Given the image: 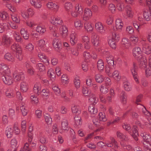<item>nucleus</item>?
Returning a JSON list of instances; mask_svg holds the SVG:
<instances>
[{
  "label": "nucleus",
  "instance_id": "nucleus-1",
  "mask_svg": "<svg viewBox=\"0 0 151 151\" xmlns=\"http://www.w3.org/2000/svg\"><path fill=\"white\" fill-rule=\"evenodd\" d=\"M110 141L107 140L105 143L102 142H99L97 143L98 147L101 148H103L104 146H107L108 147H113L115 149H117L118 147L117 142L113 137L110 138Z\"/></svg>",
  "mask_w": 151,
  "mask_h": 151
},
{
  "label": "nucleus",
  "instance_id": "nucleus-2",
  "mask_svg": "<svg viewBox=\"0 0 151 151\" xmlns=\"http://www.w3.org/2000/svg\"><path fill=\"white\" fill-rule=\"evenodd\" d=\"M146 1L149 9L144 11L143 16L144 18L146 21H149L151 18V0H146Z\"/></svg>",
  "mask_w": 151,
  "mask_h": 151
},
{
  "label": "nucleus",
  "instance_id": "nucleus-3",
  "mask_svg": "<svg viewBox=\"0 0 151 151\" xmlns=\"http://www.w3.org/2000/svg\"><path fill=\"white\" fill-rule=\"evenodd\" d=\"M13 77L15 81L23 80L24 78V76L23 72L17 70L14 71L13 73Z\"/></svg>",
  "mask_w": 151,
  "mask_h": 151
},
{
  "label": "nucleus",
  "instance_id": "nucleus-4",
  "mask_svg": "<svg viewBox=\"0 0 151 151\" xmlns=\"http://www.w3.org/2000/svg\"><path fill=\"white\" fill-rule=\"evenodd\" d=\"M12 39L11 37L6 35L3 36L1 42H0V45H4L6 47H8L12 42Z\"/></svg>",
  "mask_w": 151,
  "mask_h": 151
},
{
  "label": "nucleus",
  "instance_id": "nucleus-5",
  "mask_svg": "<svg viewBox=\"0 0 151 151\" xmlns=\"http://www.w3.org/2000/svg\"><path fill=\"white\" fill-rule=\"evenodd\" d=\"M50 22L51 24L55 26L61 25L63 23L62 19L60 17L53 15L50 17Z\"/></svg>",
  "mask_w": 151,
  "mask_h": 151
},
{
  "label": "nucleus",
  "instance_id": "nucleus-6",
  "mask_svg": "<svg viewBox=\"0 0 151 151\" xmlns=\"http://www.w3.org/2000/svg\"><path fill=\"white\" fill-rule=\"evenodd\" d=\"M146 40H142L141 42L142 43V48L143 52L147 55L151 53V46L145 42Z\"/></svg>",
  "mask_w": 151,
  "mask_h": 151
},
{
  "label": "nucleus",
  "instance_id": "nucleus-7",
  "mask_svg": "<svg viewBox=\"0 0 151 151\" xmlns=\"http://www.w3.org/2000/svg\"><path fill=\"white\" fill-rule=\"evenodd\" d=\"M140 135L143 138L144 145L150 144V143L151 142V136L148 134L142 132L140 133Z\"/></svg>",
  "mask_w": 151,
  "mask_h": 151
},
{
  "label": "nucleus",
  "instance_id": "nucleus-8",
  "mask_svg": "<svg viewBox=\"0 0 151 151\" xmlns=\"http://www.w3.org/2000/svg\"><path fill=\"white\" fill-rule=\"evenodd\" d=\"M137 68L136 63H134L130 69V71L135 82L138 84L139 83V81L138 78L137 73L136 70Z\"/></svg>",
  "mask_w": 151,
  "mask_h": 151
},
{
  "label": "nucleus",
  "instance_id": "nucleus-9",
  "mask_svg": "<svg viewBox=\"0 0 151 151\" xmlns=\"http://www.w3.org/2000/svg\"><path fill=\"white\" fill-rule=\"evenodd\" d=\"M21 14L22 17L26 19L29 18V15L32 16L34 14V12L32 9H29L27 11L22 10L21 12Z\"/></svg>",
  "mask_w": 151,
  "mask_h": 151
},
{
  "label": "nucleus",
  "instance_id": "nucleus-10",
  "mask_svg": "<svg viewBox=\"0 0 151 151\" xmlns=\"http://www.w3.org/2000/svg\"><path fill=\"white\" fill-rule=\"evenodd\" d=\"M52 45L54 49L58 52H60L61 49V41L55 39L52 41Z\"/></svg>",
  "mask_w": 151,
  "mask_h": 151
},
{
  "label": "nucleus",
  "instance_id": "nucleus-11",
  "mask_svg": "<svg viewBox=\"0 0 151 151\" xmlns=\"http://www.w3.org/2000/svg\"><path fill=\"white\" fill-rule=\"evenodd\" d=\"M91 41L94 46H98L99 44V37L98 35L94 32L92 33L91 37Z\"/></svg>",
  "mask_w": 151,
  "mask_h": 151
},
{
  "label": "nucleus",
  "instance_id": "nucleus-12",
  "mask_svg": "<svg viewBox=\"0 0 151 151\" xmlns=\"http://www.w3.org/2000/svg\"><path fill=\"white\" fill-rule=\"evenodd\" d=\"M70 40L72 45H74L77 42V37L76 32L74 31L72 32L70 36Z\"/></svg>",
  "mask_w": 151,
  "mask_h": 151
},
{
  "label": "nucleus",
  "instance_id": "nucleus-13",
  "mask_svg": "<svg viewBox=\"0 0 151 151\" xmlns=\"http://www.w3.org/2000/svg\"><path fill=\"white\" fill-rule=\"evenodd\" d=\"M2 79L5 84L8 85L12 84L13 82L12 77L8 75H5L2 76Z\"/></svg>",
  "mask_w": 151,
  "mask_h": 151
},
{
  "label": "nucleus",
  "instance_id": "nucleus-14",
  "mask_svg": "<svg viewBox=\"0 0 151 151\" xmlns=\"http://www.w3.org/2000/svg\"><path fill=\"white\" fill-rule=\"evenodd\" d=\"M0 72L4 74H8L10 72V70L8 66L3 63H0Z\"/></svg>",
  "mask_w": 151,
  "mask_h": 151
},
{
  "label": "nucleus",
  "instance_id": "nucleus-15",
  "mask_svg": "<svg viewBox=\"0 0 151 151\" xmlns=\"http://www.w3.org/2000/svg\"><path fill=\"white\" fill-rule=\"evenodd\" d=\"M92 13L91 10L88 8H86L84 11V14L83 15V20H88L92 17Z\"/></svg>",
  "mask_w": 151,
  "mask_h": 151
},
{
  "label": "nucleus",
  "instance_id": "nucleus-16",
  "mask_svg": "<svg viewBox=\"0 0 151 151\" xmlns=\"http://www.w3.org/2000/svg\"><path fill=\"white\" fill-rule=\"evenodd\" d=\"M115 27L116 29L119 31H122L124 26V23L121 19L118 18L116 20Z\"/></svg>",
  "mask_w": 151,
  "mask_h": 151
},
{
  "label": "nucleus",
  "instance_id": "nucleus-17",
  "mask_svg": "<svg viewBox=\"0 0 151 151\" xmlns=\"http://www.w3.org/2000/svg\"><path fill=\"white\" fill-rule=\"evenodd\" d=\"M95 27L96 29L101 33H104L105 31V27L100 22H96L95 24Z\"/></svg>",
  "mask_w": 151,
  "mask_h": 151
},
{
  "label": "nucleus",
  "instance_id": "nucleus-18",
  "mask_svg": "<svg viewBox=\"0 0 151 151\" xmlns=\"http://www.w3.org/2000/svg\"><path fill=\"white\" fill-rule=\"evenodd\" d=\"M139 57H140V58L138 60L139 62L140 66L143 68L146 67L147 65V60L146 57L141 55Z\"/></svg>",
  "mask_w": 151,
  "mask_h": 151
},
{
  "label": "nucleus",
  "instance_id": "nucleus-19",
  "mask_svg": "<svg viewBox=\"0 0 151 151\" xmlns=\"http://www.w3.org/2000/svg\"><path fill=\"white\" fill-rule=\"evenodd\" d=\"M30 2L32 6L37 8H40L42 4L40 0H30Z\"/></svg>",
  "mask_w": 151,
  "mask_h": 151
},
{
  "label": "nucleus",
  "instance_id": "nucleus-20",
  "mask_svg": "<svg viewBox=\"0 0 151 151\" xmlns=\"http://www.w3.org/2000/svg\"><path fill=\"white\" fill-rule=\"evenodd\" d=\"M37 46L39 49L41 50H46L45 42L43 39H42L38 41Z\"/></svg>",
  "mask_w": 151,
  "mask_h": 151
},
{
  "label": "nucleus",
  "instance_id": "nucleus-21",
  "mask_svg": "<svg viewBox=\"0 0 151 151\" xmlns=\"http://www.w3.org/2000/svg\"><path fill=\"white\" fill-rule=\"evenodd\" d=\"M106 61L109 66H113L114 65V58L111 55H109L106 58Z\"/></svg>",
  "mask_w": 151,
  "mask_h": 151
},
{
  "label": "nucleus",
  "instance_id": "nucleus-22",
  "mask_svg": "<svg viewBox=\"0 0 151 151\" xmlns=\"http://www.w3.org/2000/svg\"><path fill=\"white\" fill-rule=\"evenodd\" d=\"M68 129V121L66 119H63L61 121V130L63 131H67Z\"/></svg>",
  "mask_w": 151,
  "mask_h": 151
},
{
  "label": "nucleus",
  "instance_id": "nucleus-23",
  "mask_svg": "<svg viewBox=\"0 0 151 151\" xmlns=\"http://www.w3.org/2000/svg\"><path fill=\"white\" fill-rule=\"evenodd\" d=\"M47 7L49 9L57 10L59 8V6L57 4L52 2H49L46 4Z\"/></svg>",
  "mask_w": 151,
  "mask_h": 151
},
{
  "label": "nucleus",
  "instance_id": "nucleus-24",
  "mask_svg": "<svg viewBox=\"0 0 151 151\" xmlns=\"http://www.w3.org/2000/svg\"><path fill=\"white\" fill-rule=\"evenodd\" d=\"M120 100L123 104H126L127 102V96L124 91L122 92L120 97Z\"/></svg>",
  "mask_w": 151,
  "mask_h": 151
},
{
  "label": "nucleus",
  "instance_id": "nucleus-25",
  "mask_svg": "<svg viewBox=\"0 0 151 151\" xmlns=\"http://www.w3.org/2000/svg\"><path fill=\"white\" fill-rule=\"evenodd\" d=\"M36 31L40 34H43L46 31V27L44 25H38L36 28Z\"/></svg>",
  "mask_w": 151,
  "mask_h": 151
},
{
  "label": "nucleus",
  "instance_id": "nucleus-26",
  "mask_svg": "<svg viewBox=\"0 0 151 151\" xmlns=\"http://www.w3.org/2000/svg\"><path fill=\"white\" fill-rule=\"evenodd\" d=\"M41 88V86L39 83H36L34 86L33 91L36 94L39 95L40 94V90Z\"/></svg>",
  "mask_w": 151,
  "mask_h": 151
},
{
  "label": "nucleus",
  "instance_id": "nucleus-27",
  "mask_svg": "<svg viewBox=\"0 0 151 151\" xmlns=\"http://www.w3.org/2000/svg\"><path fill=\"white\" fill-rule=\"evenodd\" d=\"M132 133L131 134L132 136L136 141H137L138 133L137 127L136 126H134L132 128Z\"/></svg>",
  "mask_w": 151,
  "mask_h": 151
},
{
  "label": "nucleus",
  "instance_id": "nucleus-28",
  "mask_svg": "<svg viewBox=\"0 0 151 151\" xmlns=\"http://www.w3.org/2000/svg\"><path fill=\"white\" fill-rule=\"evenodd\" d=\"M71 110L72 112L74 113H78L79 114L81 112V110L80 107L77 105H72Z\"/></svg>",
  "mask_w": 151,
  "mask_h": 151
},
{
  "label": "nucleus",
  "instance_id": "nucleus-29",
  "mask_svg": "<svg viewBox=\"0 0 151 151\" xmlns=\"http://www.w3.org/2000/svg\"><path fill=\"white\" fill-rule=\"evenodd\" d=\"M13 37L14 40L17 42H20L22 40L19 33L16 31H14L13 33Z\"/></svg>",
  "mask_w": 151,
  "mask_h": 151
},
{
  "label": "nucleus",
  "instance_id": "nucleus-30",
  "mask_svg": "<svg viewBox=\"0 0 151 151\" xmlns=\"http://www.w3.org/2000/svg\"><path fill=\"white\" fill-rule=\"evenodd\" d=\"M110 76L113 77L115 80L118 81H119L121 78V76L119 74V73L117 70L114 71L112 74H111Z\"/></svg>",
  "mask_w": 151,
  "mask_h": 151
},
{
  "label": "nucleus",
  "instance_id": "nucleus-31",
  "mask_svg": "<svg viewBox=\"0 0 151 151\" xmlns=\"http://www.w3.org/2000/svg\"><path fill=\"white\" fill-rule=\"evenodd\" d=\"M28 85L27 83L24 81L22 82L20 85V88L21 91L26 92L28 89Z\"/></svg>",
  "mask_w": 151,
  "mask_h": 151
},
{
  "label": "nucleus",
  "instance_id": "nucleus-32",
  "mask_svg": "<svg viewBox=\"0 0 151 151\" xmlns=\"http://www.w3.org/2000/svg\"><path fill=\"white\" fill-rule=\"evenodd\" d=\"M99 89L100 92L103 94H106L108 91V86H106L104 84H102L100 86Z\"/></svg>",
  "mask_w": 151,
  "mask_h": 151
},
{
  "label": "nucleus",
  "instance_id": "nucleus-33",
  "mask_svg": "<svg viewBox=\"0 0 151 151\" xmlns=\"http://www.w3.org/2000/svg\"><path fill=\"white\" fill-rule=\"evenodd\" d=\"M84 27L85 29L88 32H91L93 29V27L91 23L88 22H85Z\"/></svg>",
  "mask_w": 151,
  "mask_h": 151
},
{
  "label": "nucleus",
  "instance_id": "nucleus-34",
  "mask_svg": "<svg viewBox=\"0 0 151 151\" xmlns=\"http://www.w3.org/2000/svg\"><path fill=\"white\" fill-rule=\"evenodd\" d=\"M20 33L24 38L25 40H28L29 38V34L27 31L24 28H22L20 30Z\"/></svg>",
  "mask_w": 151,
  "mask_h": 151
},
{
  "label": "nucleus",
  "instance_id": "nucleus-35",
  "mask_svg": "<svg viewBox=\"0 0 151 151\" xmlns=\"http://www.w3.org/2000/svg\"><path fill=\"white\" fill-rule=\"evenodd\" d=\"M38 57L43 61L45 63H47L48 65L50 64L49 60L47 57L43 53L40 52L38 54Z\"/></svg>",
  "mask_w": 151,
  "mask_h": 151
},
{
  "label": "nucleus",
  "instance_id": "nucleus-36",
  "mask_svg": "<svg viewBox=\"0 0 151 151\" xmlns=\"http://www.w3.org/2000/svg\"><path fill=\"white\" fill-rule=\"evenodd\" d=\"M74 26L77 29H80L83 27V24L81 20L77 19L74 22Z\"/></svg>",
  "mask_w": 151,
  "mask_h": 151
},
{
  "label": "nucleus",
  "instance_id": "nucleus-37",
  "mask_svg": "<svg viewBox=\"0 0 151 151\" xmlns=\"http://www.w3.org/2000/svg\"><path fill=\"white\" fill-rule=\"evenodd\" d=\"M116 135L118 138L122 139V140L127 141L128 140V137L126 135H124L119 131H117L116 132Z\"/></svg>",
  "mask_w": 151,
  "mask_h": 151
},
{
  "label": "nucleus",
  "instance_id": "nucleus-38",
  "mask_svg": "<svg viewBox=\"0 0 151 151\" xmlns=\"http://www.w3.org/2000/svg\"><path fill=\"white\" fill-rule=\"evenodd\" d=\"M13 132V130L10 127L8 126L6 128L5 134L8 138H10L12 137Z\"/></svg>",
  "mask_w": 151,
  "mask_h": 151
},
{
  "label": "nucleus",
  "instance_id": "nucleus-39",
  "mask_svg": "<svg viewBox=\"0 0 151 151\" xmlns=\"http://www.w3.org/2000/svg\"><path fill=\"white\" fill-rule=\"evenodd\" d=\"M123 17L125 18L127 17H132L133 16V12L132 11L131 9L129 7L127 8L126 9V14H122Z\"/></svg>",
  "mask_w": 151,
  "mask_h": 151
},
{
  "label": "nucleus",
  "instance_id": "nucleus-40",
  "mask_svg": "<svg viewBox=\"0 0 151 151\" xmlns=\"http://www.w3.org/2000/svg\"><path fill=\"white\" fill-rule=\"evenodd\" d=\"M116 8L117 10L120 12L123 11L124 9V3L122 1L117 2Z\"/></svg>",
  "mask_w": 151,
  "mask_h": 151
},
{
  "label": "nucleus",
  "instance_id": "nucleus-41",
  "mask_svg": "<svg viewBox=\"0 0 151 151\" xmlns=\"http://www.w3.org/2000/svg\"><path fill=\"white\" fill-rule=\"evenodd\" d=\"M122 44L126 48H128L131 46V44L129 39L126 38H124L122 39Z\"/></svg>",
  "mask_w": 151,
  "mask_h": 151
},
{
  "label": "nucleus",
  "instance_id": "nucleus-42",
  "mask_svg": "<svg viewBox=\"0 0 151 151\" xmlns=\"http://www.w3.org/2000/svg\"><path fill=\"white\" fill-rule=\"evenodd\" d=\"M89 101L92 104H95L98 102V99H96L95 95L92 93L89 96Z\"/></svg>",
  "mask_w": 151,
  "mask_h": 151
},
{
  "label": "nucleus",
  "instance_id": "nucleus-43",
  "mask_svg": "<svg viewBox=\"0 0 151 151\" xmlns=\"http://www.w3.org/2000/svg\"><path fill=\"white\" fill-rule=\"evenodd\" d=\"M141 53V50L139 47H135L133 50V54L134 57H138Z\"/></svg>",
  "mask_w": 151,
  "mask_h": 151
},
{
  "label": "nucleus",
  "instance_id": "nucleus-44",
  "mask_svg": "<svg viewBox=\"0 0 151 151\" xmlns=\"http://www.w3.org/2000/svg\"><path fill=\"white\" fill-rule=\"evenodd\" d=\"M61 34L63 37H65L68 35V29L65 26H62L60 29Z\"/></svg>",
  "mask_w": 151,
  "mask_h": 151
},
{
  "label": "nucleus",
  "instance_id": "nucleus-45",
  "mask_svg": "<svg viewBox=\"0 0 151 151\" xmlns=\"http://www.w3.org/2000/svg\"><path fill=\"white\" fill-rule=\"evenodd\" d=\"M125 91H127L132 90V86L130 83L128 82H124L123 83Z\"/></svg>",
  "mask_w": 151,
  "mask_h": 151
},
{
  "label": "nucleus",
  "instance_id": "nucleus-46",
  "mask_svg": "<svg viewBox=\"0 0 151 151\" xmlns=\"http://www.w3.org/2000/svg\"><path fill=\"white\" fill-rule=\"evenodd\" d=\"M120 37L119 33L116 32H113L112 33L111 37L110 38L112 39V40L118 42L120 39Z\"/></svg>",
  "mask_w": 151,
  "mask_h": 151
},
{
  "label": "nucleus",
  "instance_id": "nucleus-47",
  "mask_svg": "<svg viewBox=\"0 0 151 151\" xmlns=\"http://www.w3.org/2000/svg\"><path fill=\"white\" fill-rule=\"evenodd\" d=\"M11 49L13 51H16V52L22 49L19 44L15 43L12 45Z\"/></svg>",
  "mask_w": 151,
  "mask_h": 151
},
{
  "label": "nucleus",
  "instance_id": "nucleus-48",
  "mask_svg": "<svg viewBox=\"0 0 151 151\" xmlns=\"http://www.w3.org/2000/svg\"><path fill=\"white\" fill-rule=\"evenodd\" d=\"M75 124L77 126L81 125L82 124L81 117L78 115L75 116L74 118Z\"/></svg>",
  "mask_w": 151,
  "mask_h": 151
},
{
  "label": "nucleus",
  "instance_id": "nucleus-49",
  "mask_svg": "<svg viewBox=\"0 0 151 151\" xmlns=\"http://www.w3.org/2000/svg\"><path fill=\"white\" fill-rule=\"evenodd\" d=\"M4 59L9 61L12 62L14 60V57L9 53H6L4 56Z\"/></svg>",
  "mask_w": 151,
  "mask_h": 151
},
{
  "label": "nucleus",
  "instance_id": "nucleus-50",
  "mask_svg": "<svg viewBox=\"0 0 151 151\" xmlns=\"http://www.w3.org/2000/svg\"><path fill=\"white\" fill-rule=\"evenodd\" d=\"M97 66L99 70H102L104 68V63L103 60L101 59H99L97 62Z\"/></svg>",
  "mask_w": 151,
  "mask_h": 151
},
{
  "label": "nucleus",
  "instance_id": "nucleus-51",
  "mask_svg": "<svg viewBox=\"0 0 151 151\" xmlns=\"http://www.w3.org/2000/svg\"><path fill=\"white\" fill-rule=\"evenodd\" d=\"M6 96L9 98L13 97L14 96V91L11 89H7L5 92Z\"/></svg>",
  "mask_w": 151,
  "mask_h": 151
},
{
  "label": "nucleus",
  "instance_id": "nucleus-52",
  "mask_svg": "<svg viewBox=\"0 0 151 151\" xmlns=\"http://www.w3.org/2000/svg\"><path fill=\"white\" fill-rule=\"evenodd\" d=\"M99 120L100 121L105 122L107 120L105 114L102 112H100L98 115Z\"/></svg>",
  "mask_w": 151,
  "mask_h": 151
},
{
  "label": "nucleus",
  "instance_id": "nucleus-53",
  "mask_svg": "<svg viewBox=\"0 0 151 151\" xmlns=\"http://www.w3.org/2000/svg\"><path fill=\"white\" fill-rule=\"evenodd\" d=\"M48 75L52 79L55 78V74L53 69L50 68L49 69L47 72Z\"/></svg>",
  "mask_w": 151,
  "mask_h": 151
},
{
  "label": "nucleus",
  "instance_id": "nucleus-54",
  "mask_svg": "<svg viewBox=\"0 0 151 151\" xmlns=\"http://www.w3.org/2000/svg\"><path fill=\"white\" fill-rule=\"evenodd\" d=\"M69 78L68 76L65 74H63L62 76V82L64 84H67L69 83Z\"/></svg>",
  "mask_w": 151,
  "mask_h": 151
},
{
  "label": "nucleus",
  "instance_id": "nucleus-55",
  "mask_svg": "<svg viewBox=\"0 0 151 151\" xmlns=\"http://www.w3.org/2000/svg\"><path fill=\"white\" fill-rule=\"evenodd\" d=\"M75 10L77 12L79 15L81 14L83 12V10L81 5L79 4L76 5L75 7Z\"/></svg>",
  "mask_w": 151,
  "mask_h": 151
},
{
  "label": "nucleus",
  "instance_id": "nucleus-56",
  "mask_svg": "<svg viewBox=\"0 0 151 151\" xmlns=\"http://www.w3.org/2000/svg\"><path fill=\"white\" fill-rule=\"evenodd\" d=\"M130 41L133 44H135L138 41V37L135 36L134 35H132L129 38Z\"/></svg>",
  "mask_w": 151,
  "mask_h": 151
},
{
  "label": "nucleus",
  "instance_id": "nucleus-57",
  "mask_svg": "<svg viewBox=\"0 0 151 151\" xmlns=\"http://www.w3.org/2000/svg\"><path fill=\"white\" fill-rule=\"evenodd\" d=\"M9 24L6 23H2L0 24V33L4 32L6 27H8Z\"/></svg>",
  "mask_w": 151,
  "mask_h": 151
},
{
  "label": "nucleus",
  "instance_id": "nucleus-58",
  "mask_svg": "<svg viewBox=\"0 0 151 151\" xmlns=\"http://www.w3.org/2000/svg\"><path fill=\"white\" fill-rule=\"evenodd\" d=\"M88 111L91 114H95L97 112V109L95 108L93 105H91L89 106L88 107Z\"/></svg>",
  "mask_w": 151,
  "mask_h": 151
},
{
  "label": "nucleus",
  "instance_id": "nucleus-59",
  "mask_svg": "<svg viewBox=\"0 0 151 151\" xmlns=\"http://www.w3.org/2000/svg\"><path fill=\"white\" fill-rule=\"evenodd\" d=\"M116 42L115 40H112V39L109 38L108 40V44L112 48L115 49L116 47Z\"/></svg>",
  "mask_w": 151,
  "mask_h": 151
},
{
  "label": "nucleus",
  "instance_id": "nucleus-60",
  "mask_svg": "<svg viewBox=\"0 0 151 151\" xmlns=\"http://www.w3.org/2000/svg\"><path fill=\"white\" fill-rule=\"evenodd\" d=\"M74 83L76 88L78 89L80 86V82L79 78L76 77L74 80Z\"/></svg>",
  "mask_w": 151,
  "mask_h": 151
},
{
  "label": "nucleus",
  "instance_id": "nucleus-61",
  "mask_svg": "<svg viewBox=\"0 0 151 151\" xmlns=\"http://www.w3.org/2000/svg\"><path fill=\"white\" fill-rule=\"evenodd\" d=\"M20 109L21 112L24 116H25L27 115L28 110L25 106L22 105L20 107Z\"/></svg>",
  "mask_w": 151,
  "mask_h": 151
},
{
  "label": "nucleus",
  "instance_id": "nucleus-62",
  "mask_svg": "<svg viewBox=\"0 0 151 151\" xmlns=\"http://www.w3.org/2000/svg\"><path fill=\"white\" fill-rule=\"evenodd\" d=\"M122 147L124 150H130L132 149V147L131 146L129 145H126L122 142L120 143Z\"/></svg>",
  "mask_w": 151,
  "mask_h": 151
},
{
  "label": "nucleus",
  "instance_id": "nucleus-63",
  "mask_svg": "<svg viewBox=\"0 0 151 151\" xmlns=\"http://www.w3.org/2000/svg\"><path fill=\"white\" fill-rule=\"evenodd\" d=\"M95 79L97 82L101 83L103 81V77L100 74H97L95 76Z\"/></svg>",
  "mask_w": 151,
  "mask_h": 151
},
{
  "label": "nucleus",
  "instance_id": "nucleus-64",
  "mask_svg": "<svg viewBox=\"0 0 151 151\" xmlns=\"http://www.w3.org/2000/svg\"><path fill=\"white\" fill-rule=\"evenodd\" d=\"M37 68L40 71H43L45 70V67L44 65L41 63H39L37 64Z\"/></svg>",
  "mask_w": 151,
  "mask_h": 151
}]
</instances>
